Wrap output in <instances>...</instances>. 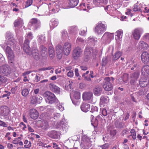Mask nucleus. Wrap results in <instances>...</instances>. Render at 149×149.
Returning <instances> with one entry per match:
<instances>
[{"label": "nucleus", "mask_w": 149, "mask_h": 149, "mask_svg": "<svg viewBox=\"0 0 149 149\" xmlns=\"http://www.w3.org/2000/svg\"><path fill=\"white\" fill-rule=\"evenodd\" d=\"M33 0H27L25 3V8H27L30 6L32 4Z\"/></svg>", "instance_id": "nucleus-43"}, {"label": "nucleus", "mask_w": 149, "mask_h": 149, "mask_svg": "<svg viewBox=\"0 0 149 149\" xmlns=\"http://www.w3.org/2000/svg\"><path fill=\"white\" fill-rule=\"evenodd\" d=\"M139 74L138 72L132 74L131 75L132 79L130 82V83L132 85H135L136 83L137 79L139 77Z\"/></svg>", "instance_id": "nucleus-19"}, {"label": "nucleus", "mask_w": 149, "mask_h": 149, "mask_svg": "<svg viewBox=\"0 0 149 149\" xmlns=\"http://www.w3.org/2000/svg\"><path fill=\"white\" fill-rule=\"evenodd\" d=\"M47 134L51 138L57 139L60 138V134L58 132L52 130L49 131Z\"/></svg>", "instance_id": "nucleus-11"}, {"label": "nucleus", "mask_w": 149, "mask_h": 149, "mask_svg": "<svg viewBox=\"0 0 149 149\" xmlns=\"http://www.w3.org/2000/svg\"><path fill=\"white\" fill-rule=\"evenodd\" d=\"M143 32V29L141 28H138L135 29L132 32V35L134 38L138 40Z\"/></svg>", "instance_id": "nucleus-8"}, {"label": "nucleus", "mask_w": 149, "mask_h": 149, "mask_svg": "<svg viewBox=\"0 0 149 149\" xmlns=\"http://www.w3.org/2000/svg\"><path fill=\"white\" fill-rule=\"evenodd\" d=\"M110 81V79L109 77H107L104 79L103 86L105 90L109 91L113 89L112 85Z\"/></svg>", "instance_id": "nucleus-7"}, {"label": "nucleus", "mask_w": 149, "mask_h": 149, "mask_svg": "<svg viewBox=\"0 0 149 149\" xmlns=\"http://www.w3.org/2000/svg\"><path fill=\"white\" fill-rule=\"evenodd\" d=\"M114 33H110L109 32H105L101 38V41L103 43H109L111 40L114 38Z\"/></svg>", "instance_id": "nucleus-6"}, {"label": "nucleus", "mask_w": 149, "mask_h": 149, "mask_svg": "<svg viewBox=\"0 0 149 149\" xmlns=\"http://www.w3.org/2000/svg\"><path fill=\"white\" fill-rule=\"evenodd\" d=\"M139 48L146 49L149 47V44L144 41H141L139 43Z\"/></svg>", "instance_id": "nucleus-27"}, {"label": "nucleus", "mask_w": 149, "mask_h": 149, "mask_svg": "<svg viewBox=\"0 0 149 149\" xmlns=\"http://www.w3.org/2000/svg\"><path fill=\"white\" fill-rule=\"evenodd\" d=\"M107 59L106 57L103 58L102 60V66H104L106 65L107 63Z\"/></svg>", "instance_id": "nucleus-49"}, {"label": "nucleus", "mask_w": 149, "mask_h": 149, "mask_svg": "<svg viewBox=\"0 0 149 149\" xmlns=\"http://www.w3.org/2000/svg\"><path fill=\"white\" fill-rule=\"evenodd\" d=\"M122 55V52L120 51H117L115 53L113 56V58L115 60H117Z\"/></svg>", "instance_id": "nucleus-38"}, {"label": "nucleus", "mask_w": 149, "mask_h": 149, "mask_svg": "<svg viewBox=\"0 0 149 149\" xmlns=\"http://www.w3.org/2000/svg\"><path fill=\"white\" fill-rule=\"evenodd\" d=\"M20 138L19 137L18 138L15 139L13 141V143L15 144H17L18 143L19 141V139H20Z\"/></svg>", "instance_id": "nucleus-63"}, {"label": "nucleus", "mask_w": 149, "mask_h": 149, "mask_svg": "<svg viewBox=\"0 0 149 149\" xmlns=\"http://www.w3.org/2000/svg\"><path fill=\"white\" fill-rule=\"evenodd\" d=\"M56 53L57 58L58 59H60L63 55V48L60 45H58L56 47Z\"/></svg>", "instance_id": "nucleus-14"}, {"label": "nucleus", "mask_w": 149, "mask_h": 149, "mask_svg": "<svg viewBox=\"0 0 149 149\" xmlns=\"http://www.w3.org/2000/svg\"><path fill=\"white\" fill-rule=\"evenodd\" d=\"M7 81V79L6 78L0 75V85L6 83Z\"/></svg>", "instance_id": "nucleus-41"}, {"label": "nucleus", "mask_w": 149, "mask_h": 149, "mask_svg": "<svg viewBox=\"0 0 149 149\" xmlns=\"http://www.w3.org/2000/svg\"><path fill=\"white\" fill-rule=\"evenodd\" d=\"M29 93V91L27 88H24L22 90V94L24 97L26 96Z\"/></svg>", "instance_id": "nucleus-40"}, {"label": "nucleus", "mask_w": 149, "mask_h": 149, "mask_svg": "<svg viewBox=\"0 0 149 149\" xmlns=\"http://www.w3.org/2000/svg\"><path fill=\"white\" fill-rule=\"evenodd\" d=\"M38 41L41 43H44L46 41L45 37L44 35H40L37 37Z\"/></svg>", "instance_id": "nucleus-33"}, {"label": "nucleus", "mask_w": 149, "mask_h": 149, "mask_svg": "<svg viewBox=\"0 0 149 149\" xmlns=\"http://www.w3.org/2000/svg\"><path fill=\"white\" fill-rule=\"evenodd\" d=\"M13 24L16 31V29L18 30V29H20L22 26L24 24L23 20L20 18H18L15 20Z\"/></svg>", "instance_id": "nucleus-12"}, {"label": "nucleus", "mask_w": 149, "mask_h": 149, "mask_svg": "<svg viewBox=\"0 0 149 149\" xmlns=\"http://www.w3.org/2000/svg\"><path fill=\"white\" fill-rule=\"evenodd\" d=\"M80 93L79 92H75V99L78 100L77 101V105H79L80 103L79 99H80Z\"/></svg>", "instance_id": "nucleus-37"}, {"label": "nucleus", "mask_w": 149, "mask_h": 149, "mask_svg": "<svg viewBox=\"0 0 149 149\" xmlns=\"http://www.w3.org/2000/svg\"><path fill=\"white\" fill-rule=\"evenodd\" d=\"M93 94L92 92H86L84 93L83 95V98L84 100H91Z\"/></svg>", "instance_id": "nucleus-26"}, {"label": "nucleus", "mask_w": 149, "mask_h": 149, "mask_svg": "<svg viewBox=\"0 0 149 149\" xmlns=\"http://www.w3.org/2000/svg\"><path fill=\"white\" fill-rule=\"evenodd\" d=\"M102 118L99 116H97L95 119V125H97L98 123V122L100 121L101 120Z\"/></svg>", "instance_id": "nucleus-47"}, {"label": "nucleus", "mask_w": 149, "mask_h": 149, "mask_svg": "<svg viewBox=\"0 0 149 149\" xmlns=\"http://www.w3.org/2000/svg\"><path fill=\"white\" fill-rule=\"evenodd\" d=\"M0 126L4 127H7L8 125L5 122L0 120Z\"/></svg>", "instance_id": "nucleus-56"}, {"label": "nucleus", "mask_w": 149, "mask_h": 149, "mask_svg": "<svg viewBox=\"0 0 149 149\" xmlns=\"http://www.w3.org/2000/svg\"><path fill=\"white\" fill-rule=\"evenodd\" d=\"M29 25L31 26H34V29L36 30L40 27L41 23L40 21L36 18H33L30 20Z\"/></svg>", "instance_id": "nucleus-10"}, {"label": "nucleus", "mask_w": 149, "mask_h": 149, "mask_svg": "<svg viewBox=\"0 0 149 149\" xmlns=\"http://www.w3.org/2000/svg\"><path fill=\"white\" fill-rule=\"evenodd\" d=\"M142 72L145 77L149 79V66L146 65L144 66L142 69Z\"/></svg>", "instance_id": "nucleus-20"}, {"label": "nucleus", "mask_w": 149, "mask_h": 149, "mask_svg": "<svg viewBox=\"0 0 149 149\" xmlns=\"http://www.w3.org/2000/svg\"><path fill=\"white\" fill-rule=\"evenodd\" d=\"M87 31V29H86L85 30H83L81 31L79 33V34L82 36H84L85 35L86 32Z\"/></svg>", "instance_id": "nucleus-64"}, {"label": "nucleus", "mask_w": 149, "mask_h": 149, "mask_svg": "<svg viewBox=\"0 0 149 149\" xmlns=\"http://www.w3.org/2000/svg\"><path fill=\"white\" fill-rule=\"evenodd\" d=\"M9 112V108L6 106H3L0 107V115L5 116H7Z\"/></svg>", "instance_id": "nucleus-16"}, {"label": "nucleus", "mask_w": 149, "mask_h": 149, "mask_svg": "<svg viewBox=\"0 0 149 149\" xmlns=\"http://www.w3.org/2000/svg\"><path fill=\"white\" fill-rule=\"evenodd\" d=\"M71 45L68 42H66L64 44L63 46L64 54L66 55H68L70 51Z\"/></svg>", "instance_id": "nucleus-18"}, {"label": "nucleus", "mask_w": 149, "mask_h": 149, "mask_svg": "<svg viewBox=\"0 0 149 149\" xmlns=\"http://www.w3.org/2000/svg\"><path fill=\"white\" fill-rule=\"evenodd\" d=\"M41 56L42 57L46 58L47 56V48L44 46H42L41 47Z\"/></svg>", "instance_id": "nucleus-31"}, {"label": "nucleus", "mask_w": 149, "mask_h": 149, "mask_svg": "<svg viewBox=\"0 0 149 149\" xmlns=\"http://www.w3.org/2000/svg\"><path fill=\"white\" fill-rule=\"evenodd\" d=\"M130 132L133 139H136V134L135 131L134 130H131Z\"/></svg>", "instance_id": "nucleus-45"}, {"label": "nucleus", "mask_w": 149, "mask_h": 149, "mask_svg": "<svg viewBox=\"0 0 149 149\" xmlns=\"http://www.w3.org/2000/svg\"><path fill=\"white\" fill-rule=\"evenodd\" d=\"M141 59L144 63L149 62V54L146 52H143L141 55Z\"/></svg>", "instance_id": "nucleus-21"}, {"label": "nucleus", "mask_w": 149, "mask_h": 149, "mask_svg": "<svg viewBox=\"0 0 149 149\" xmlns=\"http://www.w3.org/2000/svg\"><path fill=\"white\" fill-rule=\"evenodd\" d=\"M81 52V50L80 48L78 47L76 48L75 49V58L76 57L77 58L79 57Z\"/></svg>", "instance_id": "nucleus-36"}, {"label": "nucleus", "mask_w": 149, "mask_h": 149, "mask_svg": "<svg viewBox=\"0 0 149 149\" xmlns=\"http://www.w3.org/2000/svg\"><path fill=\"white\" fill-rule=\"evenodd\" d=\"M109 147V145L108 143H105L103 145L101 146L102 149H107Z\"/></svg>", "instance_id": "nucleus-59"}, {"label": "nucleus", "mask_w": 149, "mask_h": 149, "mask_svg": "<svg viewBox=\"0 0 149 149\" xmlns=\"http://www.w3.org/2000/svg\"><path fill=\"white\" fill-rule=\"evenodd\" d=\"M128 75L127 74H125L123 76V81L124 84L126 83L128 80Z\"/></svg>", "instance_id": "nucleus-44"}, {"label": "nucleus", "mask_w": 149, "mask_h": 149, "mask_svg": "<svg viewBox=\"0 0 149 149\" xmlns=\"http://www.w3.org/2000/svg\"><path fill=\"white\" fill-rule=\"evenodd\" d=\"M90 108V105L87 103H83L81 106V110L85 112H86L89 111Z\"/></svg>", "instance_id": "nucleus-23"}, {"label": "nucleus", "mask_w": 149, "mask_h": 149, "mask_svg": "<svg viewBox=\"0 0 149 149\" xmlns=\"http://www.w3.org/2000/svg\"><path fill=\"white\" fill-rule=\"evenodd\" d=\"M49 55L50 58L52 59H53L55 56V51L54 48L52 47H49Z\"/></svg>", "instance_id": "nucleus-29"}, {"label": "nucleus", "mask_w": 149, "mask_h": 149, "mask_svg": "<svg viewBox=\"0 0 149 149\" xmlns=\"http://www.w3.org/2000/svg\"><path fill=\"white\" fill-rule=\"evenodd\" d=\"M70 97L72 100V102L73 104H74V102L73 100L74 97V93L73 92H71L70 93Z\"/></svg>", "instance_id": "nucleus-54"}, {"label": "nucleus", "mask_w": 149, "mask_h": 149, "mask_svg": "<svg viewBox=\"0 0 149 149\" xmlns=\"http://www.w3.org/2000/svg\"><path fill=\"white\" fill-rule=\"evenodd\" d=\"M11 72L10 68L8 65H4L0 67V72L3 75L7 76Z\"/></svg>", "instance_id": "nucleus-9"}, {"label": "nucleus", "mask_w": 149, "mask_h": 149, "mask_svg": "<svg viewBox=\"0 0 149 149\" xmlns=\"http://www.w3.org/2000/svg\"><path fill=\"white\" fill-rule=\"evenodd\" d=\"M63 120H63L61 121L60 122V124L63 128H65V127H67L68 125L66 123H64Z\"/></svg>", "instance_id": "nucleus-48"}, {"label": "nucleus", "mask_w": 149, "mask_h": 149, "mask_svg": "<svg viewBox=\"0 0 149 149\" xmlns=\"http://www.w3.org/2000/svg\"><path fill=\"white\" fill-rule=\"evenodd\" d=\"M49 87L50 89L55 93H59L60 92V88L53 84H49Z\"/></svg>", "instance_id": "nucleus-25"}, {"label": "nucleus", "mask_w": 149, "mask_h": 149, "mask_svg": "<svg viewBox=\"0 0 149 149\" xmlns=\"http://www.w3.org/2000/svg\"><path fill=\"white\" fill-rule=\"evenodd\" d=\"M1 47L4 49L6 48L5 52L7 56L9 63H13L14 61V55L13 50L8 45L7 42L4 41L1 45Z\"/></svg>", "instance_id": "nucleus-1"}, {"label": "nucleus", "mask_w": 149, "mask_h": 149, "mask_svg": "<svg viewBox=\"0 0 149 149\" xmlns=\"http://www.w3.org/2000/svg\"><path fill=\"white\" fill-rule=\"evenodd\" d=\"M149 79L146 77L141 78L139 81V84L140 86L142 87H145L148 84Z\"/></svg>", "instance_id": "nucleus-17"}, {"label": "nucleus", "mask_w": 149, "mask_h": 149, "mask_svg": "<svg viewBox=\"0 0 149 149\" xmlns=\"http://www.w3.org/2000/svg\"><path fill=\"white\" fill-rule=\"evenodd\" d=\"M67 76L70 77H72L73 76L74 73L72 71L70 70L67 73Z\"/></svg>", "instance_id": "nucleus-53"}, {"label": "nucleus", "mask_w": 149, "mask_h": 149, "mask_svg": "<svg viewBox=\"0 0 149 149\" xmlns=\"http://www.w3.org/2000/svg\"><path fill=\"white\" fill-rule=\"evenodd\" d=\"M58 104H55L56 105L57 108L61 111H63L64 110V107L62 106V104L59 103V101H58Z\"/></svg>", "instance_id": "nucleus-42"}, {"label": "nucleus", "mask_w": 149, "mask_h": 149, "mask_svg": "<svg viewBox=\"0 0 149 149\" xmlns=\"http://www.w3.org/2000/svg\"><path fill=\"white\" fill-rule=\"evenodd\" d=\"M58 24V22L57 20L52 19L51 21V24H50V26H53V28L56 26Z\"/></svg>", "instance_id": "nucleus-39"}, {"label": "nucleus", "mask_w": 149, "mask_h": 149, "mask_svg": "<svg viewBox=\"0 0 149 149\" xmlns=\"http://www.w3.org/2000/svg\"><path fill=\"white\" fill-rule=\"evenodd\" d=\"M102 115L104 116H106L107 114V112L106 109L105 108L101 109Z\"/></svg>", "instance_id": "nucleus-50"}, {"label": "nucleus", "mask_w": 149, "mask_h": 149, "mask_svg": "<svg viewBox=\"0 0 149 149\" xmlns=\"http://www.w3.org/2000/svg\"><path fill=\"white\" fill-rule=\"evenodd\" d=\"M107 28L106 25L104 24L101 22H99L95 28L94 31L98 35L101 34L106 31Z\"/></svg>", "instance_id": "nucleus-5"}, {"label": "nucleus", "mask_w": 149, "mask_h": 149, "mask_svg": "<svg viewBox=\"0 0 149 149\" xmlns=\"http://www.w3.org/2000/svg\"><path fill=\"white\" fill-rule=\"evenodd\" d=\"M123 31L121 29L119 30L116 31V37L115 38L116 42H119L121 40V39L123 36Z\"/></svg>", "instance_id": "nucleus-22"}, {"label": "nucleus", "mask_w": 149, "mask_h": 149, "mask_svg": "<svg viewBox=\"0 0 149 149\" xmlns=\"http://www.w3.org/2000/svg\"><path fill=\"white\" fill-rule=\"evenodd\" d=\"M38 123L40 124V127L43 130H47L49 128V124L47 121L39 120Z\"/></svg>", "instance_id": "nucleus-24"}, {"label": "nucleus", "mask_w": 149, "mask_h": 149, "mask_svg": "<svg viewBox=\"0 0 149 149\" xmlns=\"http://www.w3.org/2000/svg\"><path fill=\"white\" fill-rule=\"evenodd\" d=\"M29 115L31 118L33 120L37 119L39 116L38 112L34 109H31L29 110Z\"/></svg>", "instance_id": "nucleus-13"}, {"label": "nucleus", "mask_w": 149, "mask_h": 149, "mask_svg": "<svg viewBox=\"0 0 149 149\" xmlns=\"http://www.w3.org/2000/svg\"><path fill=\"white\" fill-rule=\"evenodd\" d=\"M91 142L89 138L86 135L83 136L80 144L81 149H88L92 146Z\"/></svg>", "instance_id": "nucleus-4"}, {"label": "nucleus", "mask_w": 149, "mask_h": 149, "mask_svg": "<svg viewBox=\"0 0 149 149\" xmlns=\"http://www.w3.org/2000/svg\"><path fill=\"white\" fill-rule=\"evenodd\" d=\"M33 38V34L31 32H29L25 37V39L23 48L24 51L26 54L29 55L31 54L30 51V47L29 46V40H32Z\"/></svg>", "instance_id": "nucleus-2"}, {"label": "nucleus", "mask_w": 149, "mask_h": 149, "mask_svg": "<svg viewBox=\"0 0 149 149\" xmlns=\"http://www.w3.org/2000/svg\"><path fill=\"white\" fill-rule=\"evenodd\" d=\"M102 91V88L101 87L99 86H96L93 89V92L94 94L97 96L100 95Z\"/></svg>", "instance_id": "nucleus-28"}, {"label": "nucleus", "mask_w": 149, "mask_h": 149, "mask_svg": "<svg viewBox=\"0 0 149 149\" xmlns=\"http://www.w3.org/2000/svg\"><path fill=\"white\" fill-rule=\"evenodd\" d=\"M5 59L2 55L0 54V65L4 61Z\"/></svg>", "instance_id": "nucleus-58"}, {"label": "nucleus", "mask_w": 149, "mask_h": 149, "mask_svg": "<svg viewBox=\"0 0 149 149\" xmlns=\"http://www.w3.org/2000/svg\"><path fill=\"white\" fill-rule=\"evenodd\" d=\"M109 99L107 96L102 97L100 99V104L102 105L107 103L109 102Z\"/></svg>", "instance_id": "nucleus-32"}, {"label": "nucleus", "mask_w": 149, "mask_h": 149, "mask_svg": "<svg viewBox=\"0 0 149 149\" xmlns=\"http://www.w3.org/2000/svg\"><path fill=\"white\" fill-rule=\"evenodd\" d=\"M93 2L97 6H102V4L99 5L100 3H103L104 4H106L108 2V0H99L97 1L94 0Z\"/></svg>", "instance_id": "nucleus-35"}, {"label": "nucleus", "mask_w": 149, "mask_h": 149, "mask_svg": "<svg viewBox=\"0 0 149 149\" xmlns=\"http://www.w3.org/2000/svg\"><path fill=\"white\" fill-rule=\"evenodd\" d=\"M91 53L90 49L88 47H87L85 52V54L87 55L90 54Z\"/></svg>", "instance_id": "nucleus-57"}, {"label": "nucleus", "mask_w": 149, "mask_h": 149, "mask_svg": "<svg viewBox=\"0 0 149 149\" xmlns=\"http://www.w3.org/2000/svg\"><path fill=\"white\" fill-rule=\"evenodd\" d=\"M30 100V103L32 104H35L39 102V101H38V97L36 96H31Z\"/></svg>", "instance_id": "nucleus-34"}, {"label": "nucleus", "mask_w": 149, "mask_h": 149, "mask_svg": "<svg viewBox=\"0 0 149 149\" xmlns=\"http://www.w3.org/2000/svg\"><path fill=\"white\" fill-rule=\"evenodd\" d=\"M62 36L64 38H65L67 36V33L66 31H63L61 32Z\"/></svg>", "instance_id": "nucleus-52"}, {"label": "nucleus", "mask_w": 149, "mask_h": 149, "mask_svg": "<svg viewBox=\"0 0 149 149\" xmlns=\"http://www.w3.org/2000/svg\"><path fill=\"white\" fill-rule=\"evenodd\" d=\"M45 95L46 96L45 100L47 103L50 104L58 103V100L53 93L49 91H47L45 92Z\"/></svg>", "instance_id": "nucleus-3"}, {"label": "nucleus", "mask_w": 149, "mask_h": 149, "mask_svg": "<svg viewBox=\"0 0 149 149\" xmlns=\"http://www.w3.org/2000/svg\"><path fill=\"white\" fill-rule=\"evenodd\" d=\"M142 8L141 10L144 13H148L149 12V9L148 7L144 6L143 7H142Z\"/></svg>", "instance_id": "nucleus-46"}, {"label": "nucleus", "mask_w": 149, "mask_h": 149, "mask_svg": "<svg viewBox=\"0 0 149 149\" xmlns=\"http://www.w3.org/2000/svg\"><path fill=\"white\" fill-rule=\"evenodd\" d=\"M8 45H10L11 47L14 48L16 46L15 41L14 39L13 38H9L7 41Z\"/></svg>", "instance_id": "nucleus-30"}, {"label": "nucleus", "mask_w": 149, "mask_h": 149, "mask_svg": "<svg viewBox=\"0 0 149 149\" xmlns=\"http://www.w3.org/2000/svg\"><path fill=\"white\" fill-rule=\"evenodd\" d=\"M84 40L81 38H78L76 40V42L78 43H80L83 42Z\"/></svg>", "instance_id": "nucleus-61"}, {"label": "nucleus", "mask_w": 149, "mask_h": 149, "mask_svg": "<svg viewBox=\"0 0 149 149\" xmlns=\"http://www.w3.org/2000/svg\"><path fill=\"white\" fill-rule=\"evenodd\" d=\"M106 10H108L110 11L111 13H112V11L113 9H112V8L111 6L108 5L107 7H106L105 9Z\"/></svg>", "instance_id": "nucleus-55"}, {"label": "nucleus", "mask_w": 149, "mask_h": 149, "mask_svg": "<svg viewBox=\"0 0 149 149\" xmlns=\"http://www.w3.org/2000/svg\"><path fill=\"white\" fill-rule=\"evenodd\" d=\"M58 10L57 9H55L54 8L52 9L51 10L49 11V13L51 14H53L55 13L56 12H58Z\"/></svg>", "instance_id": "nucleus-60"}, {"label": "nucleus", "mask_w": 149, "mask_h": 149, "mask_svg": "<svg viewBox=\"0 0 149 149\" xmlns=\"http://www.w3.org/2000/svg\"><path fill=\"white\" fill-rule=\"evenodd\" d=\"M70 1V8H74V0H69Z\"/></svg>", "instance_id": "nucleus-51"}, {"label": "nucleus", "mask_w": 149, "mask_h": 149, "mask_svg": "<svg viewBox=\"0 0 149 149\" xmlns=\"http://www.w3.org/2000/svg\"><path fill=\"white\" fill-rule=\"evenodd\" d=\"M31 52V54L29 55L32 54L33 58L36 60H38L40 59V55L39 54L38 50L36 48H34L32 50V52L30 49ZM29 55V54H28Z\"/></svg>", "instance_id": "nucleus-15"}, {"label": "nucleus", "mask_w": 149, "mask_h": 149, "mask_svg": "<svg viewBox=\"0 0 149 149\" xmlns=\"http://www.w3.org/2000/svg\"><path fill=\"white\" fill-rule=\"evenodd\" d=\"M98 110V108L97 107H92L91 111L92 112H93L95 111H97Z\"/></svg>", "instance_id": "nucleus-62"}]
</instances>
